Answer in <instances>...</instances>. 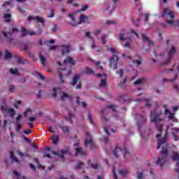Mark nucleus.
Masks as SVG:
<instances>
[{"label":"nucleus","instance_id":"nucleus-1","mask_svg":"<svg viewBox=\"0 0 179 179\" xmlns=\"http://www.w3.org/2000/svg\"><path fill=\"white\" fill-rule=\"evenodd\" d=\"M150 121L151 122L155 123V128L157 132H159L156 135V137L158 138L157 149H160V148H162V155H164V157H158L156 162V164L157 166H160V167H163L164 164H167V160L166 159V157H167L168 150L167 134L170 127L168 124L165 126V135L162 138V132L163 131V121H164V115H163V111L160 110V108H157L151 112Z\"/></svg>","mask_w":179,"mask_h":179},{"label":"nucleus","instance_id":"nucleus-2","mask_svg":"<svg viewBox=\"0 0 179 179\" xmlns=\"http://www.w3.org/2000/svg\"><path fill=\"white\" fill-rule=\"evenodd\" d=\"M162 48L160 46H155L153 54L155 57H156L158 61H164L161 62V65H167L170 64V61L174 55H176V52L177 50H176V47L173 45H169L166 48V53L163 54L161 52Z\"/></svg>","mask_w":179,"mask_h":179},{"label":"nucleus","instance_id":"nucleus-3","mask_svg":"<svg viewBox=\"0 0 179 179\" xmlns=\"http://www.w3.org/2000/svg\"><path fill=\"white\" fill-rule=\"evenodd\" d=\"M176 13L170 10V8H164L162 10V16L165 19V23L169 26H174V16Z\"/></svg>","mask_w":179,"mask_h":179},{"label":"nucleus","instance_id":"nucleus-4","mask_svg":"<svg viewBox=\"0 0 179 179\" xmlns=\"http://www.w3.org/2000/svg\"><path fill=\"white\" fill-rule=\"evenodd\" d=\"M106 110L101 111L100 117L102 118V121L104 124H106L103 127L104 131L106 132V135H110V133L108 132V129H111L112 132H117V127H111V125H113V123L110 122V121L107 120V118H106Z\"/></svg>","mask_w":179,"mask_h":179},{"label":"nucleus","instance_id":"nucleus-5","mask_svg":"<svg viewBox=\"0 0 179 179\" xmlns=\"http://www.w3.org/2000/svg\"><path fill=\"white\" fill-rule=\"evenodd\" d=\"M117 38L120 41L125 42V45H131V44H132V38L129 36L128 32H127V31H125L124 29L120 30Z\"/></svg>","mask_w":179,"mask_h":179},{"label":"nucleus","instance_id":"nucleus-6","mask_svg":"<svg viewBox=\"0 0 179 179\" xmlns=\"http://www.w3.org/2000/svg\"><path fill=\"white\" fill-rule=\"evenodd\" d=\"M113 153L115 157H120V156L122 155L124 159H127V157H129V156H131V154L129 153L128 150H127V148L122 149L120 147H116L113 151Z\"/></svg>","mask_w":179,"mask_h":179},{"label":"nucleus","instance_id":"nucleus-7","mask_svg":"<svg viewBox=\"0 0 179 179\" xmlns=\"http://www.w3.org/2000/svg\"><path fill=\"white\" fill-rule=\"evenodd\" d=\"M108 51H110L113 54V57L110 59V65L113 69H117V65L118 64V56H117V50L114 48L108 49Z\"/></svg>","mask_w":179,"mask_h":179},{"label":"nucleus","instance_id":"nucleus-8","mask_svg":"<svg viewBox=\"0 0 179 179\" xmlns=\"http://www.w3.org/2000/svg\"><path fill=\"white\" fill-rule=\"evenodd\" d=\"M57 72L59 73V79L60 80V83L62 85H63V83H65V80H64V77L65 76H69V75H70L71 71H67L66 69H64V68H59L57 70Z\"/></svg>","mask_w":179,"mask_h":179},{"label":"nucleus","instance_id":"nucleus-9","mask_svg":"<svg viewBox=\"0 0 179 179\" xmlns=\"http://www.w3.org/2000/svg\"><path fill=\"white\" fill-rule=\"evenodd\" d=\"M27 20L28 22H36L39 26H44V23H45V20L40 16H29Z\"/></svg>","mask_w":179,"mask_h":179},{"label":"nucleus","instance_id":"nucleus-10","mask_svg":"<svg viewBox=\"0 0 179 179\" xmlns=\"http://www.w3.org/2000/svg\"><path fill=\"white\" fill-rule=\"evenodd\" d=\"M164 115H166L168 117V120H169V121H172L173 122H178V120H177V118L176 117L174 113H172L171 111H170V110L167 109V108H166V106H164Z\"/></svg>","mask_w":179,"mask_h":179},{"label":"nucleus","instance_id":"nucleus-11","mask_svg":"<svg viewBox=\"0 0 179 179\" xmlns=\"http://www.w3.org/2000/svg\"><path fill=\"white\" fill-rule=\"evenodd\" d=\"M85 135L87 136V138L85 141V146H86V148H87V146H90L91 149H93V148H94V143L92 139V136L90 135V133L86 132Z\"/></svg>","mask_w":179,"mask_h":179},{"label":"nucleus","instance_id":"nucleus-12","mask_svg":"<svg viewBox=\"0 0 179 179\" xmlns=\"http://www.w3.org/2000/svg\"><path fill=\"white\" fill-rule=\"evenodd\" d=\"M115 9V7L114 6V5L111 3H107L103 7V10L105 15H111Z\"/></svg>","mask_w":179,"mask_h":179},{"label":"nucleus","instance_id":"nucleus-13","mask_svg":"<svg viewBox=\"0 0 179 179\" xmlns=\"http://www.w3.org/2000/svg\"><path fill=\"white\" fill-rule=\"evenodd\" d=\"M98 78H101L100 87H106L107 85V76L106 74H96Z\"/></svg>","mask_w":179,"mask_h":179},{"label":"nucleus","instance_id":"nucleus-14","mask_svg":"<svg viewBox=\"0 0 179 179\" xmlns=\"http://www.w3.org/2000/svg\"><path fill=\"white\" fill-rule=\"evenodd\" d=\"M74 148L76 150V156H78V155H80V156H86V152L83 151L82 148L79 147V143L74 144Z\"/></svg>","mask_w":179,"mask_h":179},{"label":"nucleus","instance_id":"nucleus-15","mask_svg":"<svg viewBox=\"0 0 179 179\" xmlns=\"http://www.w3.org/2000/svg\"><path fill=\"white\" fill-rule=\"evenodd\" d=\"M79 22H77V24H82V23H87L88 24L90 23L89 21V17L86 16L85 15H81L79 17Z\"/></svg>","mask_w":179,"mask_h":179},{"label":"nucleus","instance_id":"nucleus-16","mask_svg":"<svg viewBox=\"0 0 179 179\" xmlns=\"http://www.w3.org/2000/svg\"><path fill=\"white\" fill-rule=\"evenodd\" d=\"M1 110H3L5 111H7L8 114H9L10 117H15V115H16V111L14 110L13 108H6V106H1Z\"/></svg>","mask_w":179,"mask_h":179},{"label":"nucleus","instance_id":"nucleus-17","mask_svg":"<svg viewBox=\"0 0 179 179\" xmlns=\"http://www.w3.org/2000/svg\"><path fill=\"white\" fill-rule=\"evenodd\" d=\"M38 44L39 45H43L45 44V45H47L48 44H55V40L54 39H50L45 41V42L43 41V39H38Z\"/></svg>","mask_w":179,"mask_h":179},{"label":"nucleus","instance_id":"nucleus-18","mask_svg":"<svg viewBox=\"0 0 179 179\" xmlns=\"http://www.w3.org/2000/svg\"><path fill=\"white\" fill-rule=\"evenodd\" d=\"M78 83H80V76L79 74H76L73 77L71 85L75 86Z\"/></svg>","mask_w":179,"mask_h":179},{"label":"nucleus","instance_id":"nucleus-19","mask_svg":"<svg viewBox=\"0 0 179 179\" xmlns=\"http://www.w3.org/2000/svg\"><path fill=\"white\" fill-rule=\"evenodd\" d=\"M136 118L138 120L137 122L138 127H139L140 124H143L144 122H146V117L145 116H141L138 115H136Z\"/></svg>","mask_w":179,"mask_h":179},{"label":"nucleus","instance_id":"nucleus-20","mask_svg":"<svg viewBox=\"0 0 179 179\" xmlns=\"http://www.w3.org/2000/svg\"><path fill=\"white\" fill-rule=\"evenodd\" d=\"M69 17H70V19H71L70 24H71V26H73V27L78 26V22H76L75 21V14L74 13L69 14Z\"/></svg>","mask_w":179,"mask_h":179},{"label":"nucleus","instance_id":"nucleus-21","mask_svg":"<svg viewBox=\"0 0 179 179\" xmlns=\"http://www.w3.org/2000/svg\"><path fill=\"white\" fill-rule=\"evenodd\" d=\"M39 59L42 65H47V59H45V56L43 52L39 53Z\"/></svg>","mask_w":179,"mask_h":179},{"label":"nucleus","instance_id":"nucleus-22","mask_svg":"<svg viewBox=\"0 0 179 179\" xmlns=\"http://www.w3.org/2000/svg\"><path fill=\"white\" fill-rule=\"evenodd\" d=\"M141 37L144 40V41H146L149 45H152L153 44V41L149 38L145 34H141Z\"/></svg>","mask_w":179,"mask_h":179},{"label":"nucleus","instance_id":"nucleus-23","mask_svg":"<svg viewBox=\"0 0 179 179\" xmlns=\"http://www.w3.org/2000/svg\"><path fill=\"white\" fill-rule=\"evenodd\" d=\"M67 64H70V65H75V61L71 57H68L66 60L64 61L63 66L67 65Z\"/></svg>","mask_w":179,"mask_h":179},{"label":"nucleus","instance_id":"nucleus-24","mask_svg":"<svg viewBox=\"0 0 179 179\" xmlns=\"http://www.w3.org/2000/svg\"><path fill=\"white\" fill-rule=\"evenodd\" d=\"M60 97H61V100L62 101H65V100H68V99H71V96H69V95H68V94H66L65 92H61Z\"/></svg>","mask_w":179,"mask_h":179},{"label":"nucleus","instance_id":"nucleus-25","mask_svg":"<svg viewBox=\"0 0 179 179\" xmlns=\"http://www.w3.org/2000/svg\"><path fill=\"white\" fill-rule=\"evenodd\" d=\"M178 128L172 129V134L174 136L175 141H178V139H179V137L177 136V134H178Z\"/></svg>","mask_w":179,"mask_h":179},{"label":"nucleus","instance_id":"nucleus-26","mask_svg":"<svg viewBox=\"0 0 179 179\" xmlns=\"http://www.w3.org/2000/svg\"><path fill=\"white\" fill-rule=\"evenodd\" d=\"M69 51H70L69 46H68V45L62 46V54L63 55H65V54H68V52H69Z\"/></svg>","mask_w":179,"mask_h":179},{"label":"nucleus","instance_id":"nucleus-27","mask_svg":"<svg viewBox=\"0 0 179 179\" xmlns=\"http://www.w3.org/2000/svg\"><path fill=\"white\" fill-rule=\"evenodd\" d=\"M145 78H138L136 81L134 82L133 84L134 86H137L138 85H142V83H144L145 82Z\"/></svg>","mask_w":179,"mask_h":179},{"label":"nucleus","instance_id":"nucleus-28","mask_svg":"<svg viewBox=\"0 0 179 179\" xmlns=\"http://www.w3.org/2000/svg\"><path fill=\"white\" fill-rule=\"evenodd\" d=\"M15 58L17 59L18 64H26V59L19 57V55H15Z\"/></svg>","mask_w":179,"mask_h":179},{"label":"nucleus","instance_id":"nucleus-29","mask_svg":"<svg viewBox=\"0 0 179 179\" xmlns=\"http://www.w3.org/2000/svg\"><path fill=\"white\" fill-rule=\"evenodd\" d=\"M61 129L64 132V134H69V127L68 126H60Z\"/></svg>","mask_w":179,"mask_h":179},{"label":"nucleus","instance_id":"nucleus-30","mask_svg":"<svg viewBox=\"0 0 179 179\" xmlns=\"http://www.w3.org/2000/svg\"><path fill=\"white\" fill-rule=\"evenodd\" d=\"M13 173H14L15 177L17 179H25V178H26L25 176H20V174L19 173H17V171H14Z\"/></svg>","mask_w":179,"mask_h":179},{"label":"nucleus","instance_id":"nucleus-31","mask_svg":"<svg viewBox=\"0 0 179 179\" xmlns=\"http://www.w3.org/2000/svg\"><path fill=\"white\" fill-rule=\"evenodd\" d=\"M5 59H9L12 58V54L8 50H6L5 55H4Z\"/></svg>","mask_w":179,"mask_h":179},{"label":"nucleus","instance_id":"nucleus-32","mask_svg":"<svg viewBox=\"0 0 179 179\" xmlns=\"http://www.w3.org/2000/svg\"><path fill=\"white\" fill-rule=\"evenodd\" d=\"M5 22H9L11 19V15L9 13H5L3 15Z\"/></svg>","mask_w":179,"mask_h":179},{"label":"nucleus","instance_id":"nucleus-33","mask_svg":"<svg viewBox=\"0 0 179 179\" xmlns=\"http://www.w3.org/2000/svg\"><path fill=\"white\" fill-rule=\"evenodd\" d=\"M173 160H175L176 162H177V163H178L179 161V154L178 152H174L173 155L172 157Z\"/></svg>","mask_w":179,"mask_h":179},{"label":"nucleus","instance_id":"nucleus-34","mask_svg":"<svg viewBox=\"0 0 179 179\" xmlns=\"http://www.w3.org/2000/svg\"><path fill=\"white\" fill-rule=\"evenodd\" d=\"M72 118H73V115L72 113H69L68 114V116L66 117V120L67 121H69V122H70L71 124H72Z\"/></svg>","mask_w":179,"mask_h":179},{"label":"nucleus","instance_id":"nucleus-35","mask_svg":"<svg viewBox=\"0 0 179 179\" xmlns=\"http://www.w3.org/2000/svg\"><path fill=\"white\" fill-rule=\"evenodd\" d=\"M170 71H177V72H179V64H175L171 69H170Z\"/></svg>","mask_w":179,"mask_h":179},{"label":"nucleus","instance_id":"nucleus-36","mask_svg":"<svg viewBox=\"0 0 179 179\" xmlns=\"http://www.w3.org/2000/svg\"><path fill=\"white\" fill-rule=\"evenodd\" d=\"M34 76H36V78H37L38 79H41V80H44V76H43V75H41V73H38L37 72H36L34 73Z\"/></svg>","mask_w":179,"mask_h":179},{"label":"nucleus","instance_id":"nucleus-37","mask_svg":"<svg viewBox=\"0 0 179 179\" xmlns=\"http://www.w3.org/2000/svg\"><path fill=\"white\" fill-rule=\"evenodd\" d=\"M10 158L12 159L13 162H15L16 163H19V160H17V158H15L13 156V151H11L10 152Z\"/></svg>","mask_w":179,"mask_h":179},{"label":"nucleus","instance_id":"nucleus-38","mask_svg":"<svg viewBox=\"0 0 179 179\" xmlns=\"http://www.w3.org/2000/svg\"><path fill=\"white\" fill-rule=\"evenodd\" d=\"M119 174H120L122 177H125V176L128 174V171H127L126 170H120L119 171Z\"/></svg>","mask_w":179,"mask_h":179},{"label":"nucleus","instance_id":"nucleus-39","mask_svg":"<svg viewBox=\"0 0 179 179\" xmlns=\"http://www.w3.org/2000/svg\"><path fill=\"white\" fill-rule=\"evenodd\" d=\"M92 50H94L96 52H100V47L96 45H92L91 46Z\"/></svg>","mask_w":179,"mask_h":179},{"label":"nucleus","instance_id":"nucleus-40","mask_svg":"<svg viewBox=\"0 0 179 179\" xmlns=\"http://www.w3.org/2000/svg\"><path fill=\"white\" fill-rule=\"evenodd\" d=\"M52 139L53 141V143L55 145H57V143H58V136H54L53 137H52Z\"/></svg>","mask_w":179,"mask_h":179},{"label":"nucleus","instance_id":"nucleus-41","mask_svg":"<svg viewBox=\"0 0 179 179\" xmlns=\"http://www.w3.org/2000/svg\"><path fill=\"white\" fill-rule=\"evenodd\" d=\"M85 73H87V75H91L92 73H93V70L87 67L85 69Z\"/></svg>","mask_w":179,"mask_h":179},{"label":"nucleus","instance_id":"nucleus-42","mask_svg":"<svg viewBox=\"0 0 179 179\" xmlns=\"http://www.w3.org/2000/svg\"><path fill=\"white\" fill-rule=\"evenodd\" d=\"M54 93L52 94L53 97H57V94L59 92V88H54L53 89Z\"/></svg>","mask_w":179,"mask_h":179},{"label":"nucleus","instance_id":"nucleus-43","mask_svg":"<svg viewBox=\"0 0 179 179\" xmlns=\"http://www.w3.org/2000/svg\"><path fill=\"white\" fill-rule=\"evenodd\" d=\"M10 72L12 75H17V69H10Z\"/></svg>","mask_w":179,"mask_h":179},{"label":"nucleus","instance_id":"nucleus-44","mask_svg":"<svg viewBox=\"0 0 179 179\" xmlns=\"http://www.w3.org/2000/svg\"><path fill=\"white\" fill-rule=\"evenodd\" d=\"M106 23L108 26H110L111 24H114V25L117 24V23L113 20H108Z\"/></svg>","mask_w":179,"mask_h":179},{"label":"nucleus","instance_id":"nucleus-45","mask_svg":"<svg viewBox=\"0 0 179 179\" xmlns=\"http://www.w3.org/2000/svg\"><path fill=\"white\" fill-rule=\"evenodd\" d=\"M152 101H150V99H147L145 101V104L146 106V107H150V106H152Z\"/></svg>","mask_w":179,"mask_h":179},{"label":"nucleus","instance_id":"nucleus-46","mask_svg":"<svg viewBox=\"0 0 179 179\" xmlns=\"http://www.w3.org/2000/svg\"><path fill=\"white\" fill-rule=\"evenodd\" d=\"M133 64H134L135 65H137V66H139V65H141L142 64V62H141V60H133L132 61Z\"/></svg>","mask_w":179,"mask_h":179},{"label":"nucleus","instance_id":"nucleus-47","mask_svg":"<svg viewBox=\"0 0 179 179\" xmlns=\"http://www.w3.org/2000/svg\"><path fill=\"white\" fill-rule=\"evenodd\" d=\"M3 36H5L7 38H9V37H12V32L9 31L7 34L3 32Z\"/></svg>","mask_w":179,"mask_h":179},{"label":"nucleus","instance_id":"nucleus-48","mask_svg":"<svg viewBox=\"0 0 179 179\" xmlns=\"http://www.w3.org/2000/svg\"><path fill=\"white\" fill-rule=\"evenodd\" d=\"M20 129H22V125L19 123H17L15 130L17 132H19Z\"/></svg>","mask_w":179,"mask_h":179},{"label":"nucleus","instance_id":"nucleus-49","mask_svg":"<svg viewBox=\"0 0 179 179\" xmlns=\"http://www.w3.org/2000/svg\"><path fill=\"white\" fill-rule=\"evenodd\" d=\"M116 108H117V106H115V105L108 106V108H110V110H112L113 111H115Z\"/></svg>","mask_w":179,"mask_h":179},{"label":"nucleus","instance_id":"nucleus-50","mask_svg":"<svg viewBox=\"0 0 179 179\" xmlns=\"http://www.w3.org/2000/svg\"><path fill=\"white\" fill-rule=\"evenodd\" d=\"M16 89V87H15V85H10L8 88L9 92H15V90Z\"/></svg>","mask_w":179,"mask_h":179},{"label":"nucleus","instance_id":"nucleus-51","mask_svg":"<svg viewBox=\"0 0 179 179\" xmlns=\"http://www.w3.org/2000/svg\"><path fill=\"white\" fill-rule=\"evenodd\" d=\"M125 83H127V78H124L122 83H120L119 85L121 87H124Z\"/></svg>","mask_w":179,"mask_h":179},{"label":"nucleus","instance_id":"nucleus-52","mask_svg":"<svg viewBox=\"0 0 179 179\" xmlns=\"http://www.w3.org/2000/svg\"><path fill=\"white\" fill-rule=\"evenodd\" d=\"M80 106H82V107L83 108H86L87 107V103L85 101L81 102V103L80 104Z\"/></svg>","mask_w":179,"mask_h":179},{"label":"nucleus","instance_id":"nucleus-53","mask_svg":"<svg viewBox=\"0 0 179 179\" xmlns=\"http://www.w3.org/2000/svg\"><path fill=\"white\" fill-rule=\"evenodd\" d=\"M96 66H98L99 69H103V66H100V62H95Z\"/></svg>","mask_w":179,"mask_h":179},{"label":"nucleus","instance_id":"nucleus-54","mask_svg":"<svg viewBox=\"0 0 179 179\" xmlns=\"http://www.w3.org/2000/svg\"><path fill=\"white\" fill-rule=\"evenodd\" d=\"M100 33H101V29H96V30L94 32V36H99V34H100Z\"/></svg>","mask_w":179,"mask_h":179},{"label":"nucleus","instance_id":"nucleus-55","mask_svg":"<svg viewBox=\"0 0 179 179\" xmlns=\"http://www.w3.org/2000/svg\"><path fill=\"white\" fill-rule=\"evenodd\" d=\"M85 164H83V162H78L77 164L76 168L77 169H80Z\"/></svg>","mask_w":179,"mask_h":179},{"label":"nucleus","instance_id":"nucleus-56","mask_svg":"<svg viewBox=\"0 0 179 179\" xmlns=\"http://www.w3.org/2000/svg\"><path fill=\"white\" fill-rule=\"evenodd\" d=\"M143 16L145 17V22H148V20L149 19V14H143Z\"/></svg>","mask_w":179,"mask_h":179},{"label":"nucleus","instance_id":"nucleus-57","mask_svg":"<svg viewBox=\"0 0 179 179\" xmlns=\"http://www.w3.org/2000/svg\"><path fill=\"white\" fill-rule=\"evenodd\" d=\"M88 120L90 124H93V120L92 119V115H90V113H88Z\"/></svg>","mask_w":179,"mask_h":179},{"label":"nucleus","instance_id":"nucleus-58","mask_svg":"<svg viewBox=\"0 0 179 179\" xmlns=\"http://www.w3.org/2000/svg\"><path fill=\"white\" fill-rule=\"evenodd\" d=\"M22 34L23 36H26V34H29V32H27V31H26V29H24V28H22Z\"/></svg>","mask_w":179,"mask_h":179},{"label":"nucleus","instance_id":"nucleus-59","mask_svg":"<svg viewBox=\"0 0 179 179\" xmlns=\"http://www.w3.org/2000/svg\"><path fill=\"white\" fill-rule=\"evenodd\" d=\"M113 177L115 179H118V176H117V173H115V169L113 168Z\"/></svg>","mask_w":179,"mask_h":179},{"label":"nucleus","instance_id":"nucleus-60","mask_svg":"<svg viewBox=\"0 0 179 179\" xmlns=\"http://www.w3.org/2000/svg\"><path fill=\"white\" fill-rule=\"evenodd\" d=\"M85 10H87V6H83L82 8L80 9V12H85Z\"/></svg>","mask_w":179,"mask_h":179},{"label":"nucleus","instance_id":"nucleus-61","mask_svg":"<svg viewBox=\"0 0 179 179\" xmlns=\"http://www.w3.org/2000/svg\"><path fill=\"white\" fill-rule=\"evenodd\" d=\"M176 27H179V20H178L177 21H174L173 25Z\"/></svg>","mask_w":179,"mask_h":179},{"label":"nucleus","instance_id":"nucleus-62","mask_svg":"<svg viewBox=\"0 0 179 179\" xmlns=\"http://www.w3.org/2000/svg\"><path fill=\"white\" fill-rule=\"evenodd\" d=\"M48 17H54V10H50V15H48Z\"/></svg>","mask_w":179,"mask_h":179},{"label":"nucleus","instance_id":"nucleus-63","mask_svg":"<svg viewBox=\"0 0 179 179\" xmlns=\"http://www.w3.org/2000/svg\"><path fill=\"white\" fill-rule=\"evenodd\" d=\"M52 31H58V27L57 25H54L52 28Z\"/></svg>","mask_w":179,"mask_h":179},{"label":"nucleus","instance_id":"nucleus-64","mask_svg":"<svg viewBox=\"0 0 179 179\" xmlns=\"http://www.w3.org/2000/svg\"><path fill=\"white\" fill-rule=\"evenodd\" d=\"M24 51H25L26 52H29V46L25 45L24 48Z\"/></svg>","mask_w":179,"mask_h":179}]
</instances>
